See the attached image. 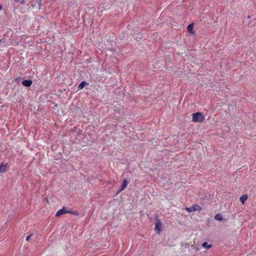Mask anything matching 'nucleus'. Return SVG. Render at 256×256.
I'll return each instance as SVG.
<instances>
[{"label": "nucleus", "instance_id": "obj_1", "mask_svg": "<svg viewBox=\"0 0 256 256\" xmlns=\"http://www.w3.org/2000/svg\"><path fill=\"white\" fill-rule=\"evenodd\" d=\"M192 121L194 122H202L205 120L204 114L200 112L192 114Z\"/></svg>", "mask_w": 256, "mask_h": 256}, {"label": "nucleus", "instance_id": "obj_2", "mask_svg": "<svg viewBox=\"0 0 256 256\" xmlns=\"http://www.w3.org/2000/svg\"><path fill=\"white\" fill-rule=\"evenodd\" d=\"M185 210L189 212H196V211L200 212L202 210V207L197 204H194L191 207H190V208L186 207Z\"/></svg>", "mask_w": 256, "mask_h": 256}, {"label": "nucleus", "instance_id": "obj_3", "mask_svg": "<svg viewBox=\"0 0 256 256\" xmlns=\"http://www.w3.org/2000/svg\"><path fill=\"white\" fill-rule=\"evenodd\" d=\"M64 214H78L76 212H73L71 211L67 210L64 207H63L62 208L58 210V211L56 213V216H59Z\"/></svg>", "mask_w": 256, "mask_h": 256}, {"label": "nucleus", "instance_id": "obj_4", "mask_svg": "<svg viewBox=\"0 0 256 256\" xmlns=\"http://www.w3.org/2000/svg\"><path fill=\"white\" fill-rule=\"evenodd\" d=\"M22 84L25 86L30 87L32 84V82L31 80H24Z\"/></svg>", "mask_w": 256, "mask_h": 256}, {"label": "nucleus", "instance_id": "obj_5", "mask_svg": "<svg viewBox=\"0 0 256 256\" xmlns=\"http://www.w3.org/2000/svg\"><path fill=\"white\" fill-rule=\"evenodd\" d=\"M128 183H129V182L128 180H127L126 179L124 180L123 181L122 185V188L119 190L118 192L124 190L126 188V187L128 185Z\"/></svg>", "mask_w": 256, "mask_h": 256}, {"label": "nucleus", "instance_id": "obj_6", "mask_svg": "<svg viewBox=\"0 0 256 256\" xmlns=\"http://www.w3.org/2000/svg\"><path fill=\"white\" fill-rule=\"evenodd\" d=\"M155 230L158 234H160V223L158 220L156 222Z\"/></svg>", "mask_w": 256, "mask_h": 256}, {"label": "nucleus", "instance_id": "obj_7", "mask_svg": "<svg viewBox=\"0 0 256 256\" xmlns=\"http://www.w3.org/2000/svg\"><path fill=\"white\" fill-rule=\"evenodd\" d=\"M6 170V164H2L0 166V173L4 172Z\"/></svg>", "mask_w": 256, "mask_h": 256}, {"label": "nucleus", "instance_id": "obj_8", "mask_svg": "<svg viewBox=\"0 0 256 256\" xmlns=\"http://www.w3.org/2000/svg\"><path fill=\"white\" fill-rule=\"evenodd\" d=\"M193 28H194L193 24H189L187 27L188 31L190 33L192 34L194 33V31L193 30Z\"/></svg>", "mask_w": 256, "mask_h": 256}, {"label": "nucleus", "instance_id": "obj_9", "mask_svg": "<svg viewBox=\"0 0 256 256\" xmlns=\"http://www.w3.org/2000/svg\"><path fill=\"white\" fill-rule=\"evenodd\" d=\"M88 84L86 82L82 81L79 84V85L78 86V89L79 90H82L84 87L85 86L88 85Z\"/></svg>", "mask_w": 256, "mask_h": 256}, {"label": "nucleus", "instance_id": "obj_10", "mask_svg": "<svg viewBox=\"0 0 256 256\" xmlns=\"http://www.w3.org/2000/svg\"><path fill=\"white\" fill-rule=\"evenodd\" d=\"M214 219L218 221H222L223 220L221 214H218L214 216Z\"/></svg>", "mask_w": 256, "mask_h": 256}, {"label": "nucleus", "instance_id": "obj_11", "mask_svg": "<svg viewBox=\"0 0 256 256\" xmlns=\"http://www.w3.org/2000/svg\"><path fill=\"white\" fill-rule=\"evenodd\" d=\"M248 198V196L246 194L243 195L240 198V200L242 204H244V202Z\"/></svg>", "mask_w": 256, "mask_h": 256}, {"label": "nucleus", "instance_id": "obj_12", "mask_svg": "<svg viewBox=\"0 0 256 256\" xmlns=\"http://www.w3.org/2000/svg\"><path fill=\"white\" fill-rule=\"evenodd\" d=\"M202 247L208 249L211 248L212 246L210 244H208L206 242H204L202 244Z\"/></svg>", "mask_w": 256, "mask_h": 256}, {"label": "nucleus", "instance_id": "obj_13", "mask_svg": "<svg viewBox=\"0 0 256 256\" xmlns=\"http://www.w3.org/2000/svg\"><path fill=\"white\" fill-rule=\"evenodd\" d=\"M138 36H136L135 37V39L137 41H138L140 40L142 38V34H138Z\"/></svg>", "mask_w": 256, "mask_h": 256}, {"label": "nucleus", "instance_id": "obj_14", "mask_svg": "<svg viewBox=\"0 0 256 256\" xmlns=\"http://www.w3.org/2000/svg\"><path fill=\"white\" fill-rule=\"evenodd\" d=\"M32 236V234H31L29 236H28L26 238V240L28 241L30 239V238Z\"/></svg>", "mask_w": 256, "mask_h": 256}, {"label": "nucleus", "instance_id": "obj_15", "mask_svg": "<svg viewBox=\"0 0 256 256\" xmlns=\"http://www.w3.org/2000/svg\"><path fill=\"white\" fill-rule=\"evenodd\" d=\"M0 10H2V6L0 5Z\"/></svg>", "mask_w": 256, "mask_h": 256}, {"label": "nucleus", "instance_id": "obj_16", "mask_svg": "<svg viewBox=\"0 0 256 256\" xmlns=\"http://www.w3.org/2000/svg\"><path fill=\"white\" fill-rule=\"evenodd\" d=\"M38 2H40L41 0H37Z\"/></svg>", "mask_w": 256, "mask_h": 256}]
</instances>
